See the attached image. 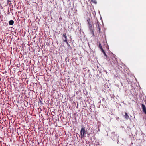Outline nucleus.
I'll list each match as a JSON object with an SVG mask.
<instances>
[{
	"mask_svg": "<svg viewBox=\"0 0 146 146\" xmlns=\"http://www.w3.org/2000/svg\"><path fill=\"white\" fill-rule=\"evenodd\" d=\"M14 21L13 20H10L9 22V24L10 25H12L13 24Z\"/></svg>",
	"mask_w": 146,
	"mask_h": 146,
	"instance_id": "nucleus-8",
	"label": "nucleus"
},
{
	"mask_svg": "<svg viewBox=\"0 0 146 146\" xmlns=\"http://www.w3.org/2000/svg\"><path fill=\"white\" fill-rule=\"evenodd\" d=\"M102 51V52L103 53L104 55V56L106 57L107 56V55L106 54L105 52L104 51V50H101Z\"/></svg>",
	"mask_w": 146,
	"mask_h": 146,
	"instance_id": "nucleus-9",
	"label": "nucleus"
},
{
	"mask_svg": "<svg viewBox=\"0 0 146 146\" xmlns=\"http://www.w3.org/2000/svg\"><path fill=\"white\" fill-rule=\"evenodd\" d=\"M110 63L111 65L112 66H114V65H118V62L117 60V58H115L114 56H113L112 58L110 59Z\"/></svg>",
	"mask_w": 146,
	"mask_h": 146,
	"instance_id": "nucleus-1",
	"label": "nucleus"
},
{
	"mask_svg": "<svg viewBox=\"0 0 146 146\" xmlns=\"http://www.w3.org/2000/svg\"><path fill=\"white\" fill-rule=\"evenodd\" d=\"M96 28L97 31L100 33V28L99 23L98 21L96 23Z\"/></svg>",
	"mask_w": 146,
	"mask_h": 146,
	"instance_id": "nucleus-3",
	"label": "nucleus"
},
{
	"mask_svg": "<svg viewBox=\"0 0 146 146\" xmlns=\"http://www.w3.org/2000/svg\"><path fill=\"white\" fill-rule=\"evenodd\" d=\"M63 36V40L64 42H66L67 44H68V42L67 41V36L66 35V33L64 34H63L62 35Z\"/></svg>",
	"mask_w": 146,
	"mask_h": 146,
	"instance_id": "nucleus-5",
	"label": "nucleus"
},
{
	"mask_svg": "<svg viewBox=\"0 0 146 146\" xmlns=\"http://www.w3.org/2000/svg\"><path fill=\"white\" fill-rule=\"evenodd\" d=\"M92 1L93 0H91Z\"/></svg>",
	"mask_w": 146,
	"mask_h": 146,
	"instance_id": "nucleus-11",
	"label": "nucleus"
},
{
	"mask_svg": "<svg viewBox=\"0 0 146 146\" xmlns=\"http://www.w3.org/2000/svg\"><path fill=\"white\" fill-rule=\"evenodd\" d=\"M89 20H90V19L87 20V21L88 22V24L89 25V28L90 31H92V32L93 33H94L93 29L92 27V26L91 24L90 23Z\"/></svg>",
	"mask_w": 146,
	"mask_h": 146,
	"instance_id": "nucleus-4",
	"label": "nucleus"
},
{
	"mask_svg": "<svg viewBox=\"0 0 146 146\" xmlns=\"http://www.w3.org/2000/svg\"><path fill=\"white\" fill-rule=\"evenodd\" d=\"M125 115L124 116L125 117V118L127 120L129 119V116L127 114V113L126 112H125Z\"/></svg>",
	"mask_w": 146,
	"mask_h": 146,
	"instance_id": "nucleus-6",
	"label": "nucleus"
},
{
	"mask_svg": "<svg viewBox=\"0 0 146 146\" xmlns=\"http://www.w3.org/2000/svg\"><path fill=\"white\" fill-rule=\"evenodd\" d=\"M81 134V137L82 138L84 135L86 134V131L85 130V128L84 126H83L82 128L81 129L80 131Z\"/></svg>",
	"mask_w": 146,
	"mask_h": 146,
	"instance_id": "nucleus-2",
	"label": "nucleus"
},
{
	"mask_svg": "<svg viewBox=\"0 0 146 146\" xmlns=\"http://www.w3.org/2000/svg\"><path fill=\"white\" fill-rule=\"evenodd\" d=\"M98 47L101 50H103L102 48L101 44L100 42H98Z\"/></svg>",
	"mask_w": 146,
	"mask_h": 146,
	"instance_id": "nucleus-7",
	"label": "nucleus"
},
{
	"mask_svg": "<svg viewBox=\"0 0 146 146\" xmlns=\"http://www.w3.org/2000/svg\"><path fill=\"white\" fill-rule=\"evenodd\" d=\"M92 2H93V3H95V4H96L97 3V1H96V0H93L92 1Z\"/></svg>",
	"mask_w": 146,
	"mask_h": 146,
	"instance_id": "nucleus-10",
	"label": "nucleus"
}]
</instances>
